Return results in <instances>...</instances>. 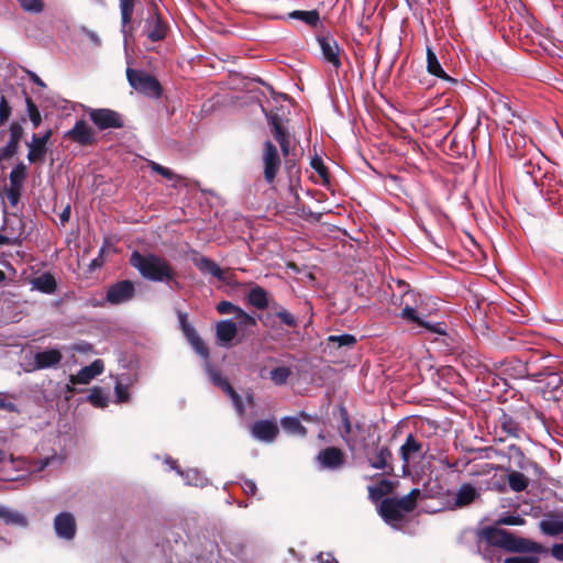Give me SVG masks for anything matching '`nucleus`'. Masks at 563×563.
<instances>
[{"label": "nucleus", "mask_w": 563, "mask_h": 563, "mask_svg": "<svg viewBox=\"0 0 563 563\" xmlns=\"http://www.w3.org/2000/svg\"><path fill=\"white\" fill-rule=\"evenodd\" d=\"M278 433V427L273 421H257L252 427V435L261 441L272 442Z\"/></svg>", "instance_id": "aec40b11"}, {"label": "nucleus", "mask_w": 563, "mask_h": 563, "mask_svg": "<svg viewBox=\"0 0 563 563\" xmlns=\"http://www.w3.org/2000/svg\"><path fill=\"white\" fill-rule=\"evenodd\" d=\"M427 70L429 74L441 79L451 81L452 78L443 70L437 54L430 46H427Z\"/></svg>", "instance_id": "5701e85b"}, {"label": "nucleus", "mask_w": 563, "mask_h": 563, "mask_svg": "<svg viewBox=\"0 0 563 563\" xmlns=\"http://www.w3.org/2000/svg\"><path fill=\"white\" fill-rule=\"evenodd\" d=\"M242 487L243 490L250 495H254L256 492V484L251 479L244 481Z\"/></svg>", "instance_id": "680f3d73"}, {"label": "nucleus", "mask_w": 563, "mask_h": 563, "mask_svg": "<svg viewBox=\"0 0 563 563\" xmlns=\"http://www.w3.org/2000/svg\"><path fill=\"white\" fill-rule=\"evenodd\" d=\"M114 393L117 397V402H125L129 400V391L126 386L117 383L114 387Z\"/></svg>", "instance_id": "603ef678"}, {"label": "nucleus", "mask_w": 563, "mask_h": 563, "mask_svg": "<svg viewBox=\"0 0 563 563\" xmlns=\"http://www.w3.org/2000/svg\"><path fill=\"white\" fill-rule=\"evenodd\" d=\"M234 318L238 320L236 325L240 328H247L256 324V319L241 308Z\"/></svg>", "instance_id": "37998d69"}, {"label": "nucleus", "mask_w": 563, "mask_h": 563, "mask_svg": "<svg viewBox=\"0 0 563 563\" xmlns=\"http://www.w3.org/2000/svg\"><path fill=\"white\" fill-rule=\"evenodd\" d=\"M136 0H119L121 12V32L123 35H132L135 31V20L133 19Z\"/></svg>", "instance_id": "2eb2a0df"}, {"label": "nucleus", "mask_w": 563, "mask_h": 563, "mask_svg": "<svg viewBox=\"0 0 563 563\" xmlns=\"http://www.w3.org/2000/svg\"><path fill=\"white\" fill-rule=\"evenodd\" d=\"M563 384V378L558 374H550L547 377V385L551 387L553 390H556L560 388Z\"/></svg>", "instance_id": "6e6d98bb"}, {"label": "nucleus", "mask_w": 563, "mask_h": 563, "mask_svg": "<svg viewBox=\"0 0 563 563\" xmlns=\"http://www.w3.org/2000/svg\"><path fill=\"white\" fill-rule=\"evenodd\" d=\"M504 563H539V561L532 555H516L504 559Z\"/></svg>", "instance_id": "09e8293b"}, {"label": "nucleus", "mask_w": 563, "mask_h": 563, "mask_svg": "<svg viewBox=\"0 0 563 563\" xmlns=\"http://www.w3.org/2000/svg\"><path fill=\"white\" fill-rule=\"evenodd\" d=\"M379 515L391 527H397L402 521L405 514L397 506L396 498H386L379 505Z\"/></svg>", "instance_id": "ddd939ff"}, {"label": "nucleus", "mask_w": 563, "mask_h": 563, "mask_svg": "<svg viewBox=\"0 0 563 563\" xmlns=\"http://www.w3.org/2000/svg\"><path fill=\"white\" fill-rule=\"evenodd\" d=\"M24 179V167H16L10 173V186L22 187Z\"/></svg>", "instance_id": "49530a36"}, {"label": "nucleus", "mask_w": 563, "mask_h": 563, "mask_svg": "<svg viewBox=\"0 0 563 563\" xmlns=\"http://www.w3.org/2000/svg\"><path fill=\"white\" fill-rule=\"evenodd\" d=\"M483 534L489 543L509 551L529 553H539L541 551V547L538 543L527 539L516 538L503 529L487 528L484 530Z\"/></svg>", "instance_id": "f03ea898"}, {"label": "nucleus", "mask_w": 563, "mask_h": 563, "mask_svg": "<svg viewBox=\"0 0 563 563\" xmlns=\"http://www.w3.org/2000/svg\"><path fill=\"white\" fill-rule=\"evenodd\" d=\"M323 59L334 68L341 66V48L334 37H316Z\"/></svg>", "instance_id": "1a4fd4ad"}, {"label": "nucleus", "mask_w": 563, "mask_h": 563, "mask_svg": "<svg viewBox=\"0 0 563 563\" xmlns=\"http://www.w3.org/2000/svg\"><path fill=\"white\" fill-rule=\"evenodd\" d=\"M283 429L289 434L305 435L306 429L296 417H285L282 419Z\"/></svg>", "instance_id": "72a5a7b5"}, {"label": "nucleus", "mask_w": 563, "mask_h": 563, "mask_svg": "<svg viewBox=\"0 0 563 563\" xmlns=\"http://www.w3.org/2000/svg\"><path fill=\"white\" fill-rule=\"evenodd\" d=\"M273 128H274V136L278 143L287 140L284 129H283L282 124L278 122V120L273 119Z\"/></svg>", "instance_id": "4d7b16f0"}, {"label": "nucleus", "mask_w": 563, "mask_h": 563, "mask_svg": "<svg viewBox=\"0 0 563 563\" xmlns=\"http://www.w3.org/2000/svg\"><path fill=\"white\" fill-rule=\"evenodd\" d=\"M206 369H207V373L209 375L210 380L214 385L221 387L229 395V397L232 399V401H233V404L235 406V409L239 412V415H243L244 408L242 406L241 398L234 391V389L230 386V384L225 379H223L221 377V375L217 371H214L211 367V365L209 364L208 361H207V364H206Z\"/></svg>", "instance_id": "9b49d317"}, {"label": "nucleus", "mask_w": 563, "mask_h": 563, "mask_svg": "<svg viewBox=\"0 0 563 563\" xmlns=\"http://www.w3.org/2000/svg\"><path fill=\"white\" fill-rule=\"evenodd\" d=\"M477 497L478 492L474 486H472L471 484H463L456 492L455 506H466L474 501Z\"/></svg>", "instance_id": "393cba45"}, {"label": "nucleus", "mask_w": 563, "mask_h": 563, "mask_svg": "<svg viewBox=\"0 0 563 563\" xmlns=\"http://www.w3.org/2000/svg\"><path fill=\"white\" fill-rule=\"evenodd\" d=\"M249 302L257 309H264L268 306L267 292L260 286H254L247 296Z\"/></svg>", "instance_id": "c85d7f7f"}, {"label": "nucleus", "mask_w": 563, "mask_h": 563, "mask_svg": "<svg viewBox=\"0 0 563 563\" xmlns=\"http://www.w3.org/2000/svg\"><path fill=\"white\" fill-rule=\"evenodd\" d=\"M26 109L33 126L37 128L42 122V117L37 107L30 98H26Z\"/></svg>", "instance_id": "a19ab883"}, {"label": "nucleus", "mask_w": 563, "mask_h": 563, "mask_svg": "<svg viewBox=\"0 0 563 563\" xmlns=\"http://www.w3.org/2000/svg\"><path fill=\"white\" fill-rule=\"evenodd\" d=\"M34 358V368L44 369L49 367L57 366L62 358L63 354L58 349H48L44 351L36 352L33 356Z\"/></svg>", "instance_id": "dca6fc26"}, {"label": "nucleus", "mask_w": 563, "mask_h": 563, "mask_svg": "<svg viewBox=\"0 0 563 563\" xmlns=\"http://www.w3.org/2000/svg\"><path fill=\"white\" fill-rule=\"evenodd\" d=\"M21 136V128L13 124L10 128V139L8 141V144L0 150V156L1 157H9L13 155L18 148L19 140Z\"/></svg>", "instance_id": "bb28decb"}, {"label": "nucleus", "mask_w": 563, "mask_h": 563, "mask_svg": "<svg viewBox=\"0 0 563 563\" xmlns=\"http://www.w3.org/2000/svg\"><path fill=\"white\" fill-rule=\"evenodd\" d=\"M54 530L58 538L70 541L75 538L77 525L73 514L63 511L54 519Z\"/></svg>", "instance_id": "6e6552de"}, {"label": "nucleus", "mask_w": 563, "mask_h": 563, "mask_svg": "<svg viewBox=\"0 0 563 563\" xmlns=\"http://www.w3.org/2000/svg\"><path fill=\"white\" fill-rule=\"evenodd\" d=\"M89 117L100 130L123 126L121 115L111 109H92L89 112Z\"/></svg>", "instance_id": "39448f33"}, {"label": "nucleus", "mask_w": 563, "mask_h": 563, "mask_svg": "<svg viewBox=\"0 0 563 563\" xmlns=\"http://www.w3.org/2000/svg\"><path fill=\"white\" fill-rule=\"evenodd\" d=\"M51 136V131H47L42 137L33 136V142L42 144V147L45 148V145Z\"/></svg>", "instance_id": "69168bd1"}, {"label": "nucleus", "mask_w": 563, "mask_h": 563, "mask_svg": "<svg viewBox=\"0 0 563 563\" xmlns=\"http://www.w3.org/2000/svg\"><path fill=\"white\" fill-rule=\"evenodd\" d=\"M20 191H21V188L14 187V186H10V188L7 189L5 195L12 206H15L18 203L19 197H20Z\"/></svg>", "instance_id": "5fc2aeb1"}, {"label": "nucleus", "mask_w": 563, "mask_h": 563, "mask_svg": "<svg viewBox=\"0 0 563 563\" xmlns=\"http://www.w3.org/2000/svg\"><path fill=\"white\" fill-rule=\"evenodd\" d=\"M499 522L508 526H521L525 523V520L520 516H506Z\"/></svg>", "instance_id": "13d9d810"}, {"label": "nucleus", "mask_w": 563, "mask_h": 563, "mask_svg": "<svg viewBox=\"0 0 563 563\" xmlns=\"http://www.w3.org/2000/svg\"><path fill=\"white\" fill-rule=\"evenodd\" d=\"M541 531L547 536L563 533V512H549L539 522Z\"/></svg>", "instance_id": "6ab92c4d"}, {"label": "nucleus", "mask_w": 563, "mask_h": 563, "mask_svg": "<svg viewBox=\"0 0 563 563\" xmlns=\"http://www.w3.org/2000/svg\"><path fill=\"white\" fill-rule=\"evenodd\" d=\"M131 264L140 272V274L150 280L168 282L175 276L174 269L163 258L154 255H142L134 252L131 256Z\"/></svg>", "instance_id": "f257e3e1"}, {"label": "nucleus", "mask_w": 563, "mask_h": 563, "mask_svg": "<svg viewBox=\"0 0 563 563\" xmlns=\"http://www.w3.org/2000/svg\"><path fill=\"white\" fill-rule=\"evenodd\" d=\"M527 23H528V25L531 27V30H532L534 33H537V34H539V35H541V34H542V25H541V24H539L537 21H534L532 18H528V19H527Z\"/></svg>", "instance_id": "e2e57ef3"}, {"label": "nucleus", "mask_w": 563, "mask_h": 563, "mask_svg": "<svg viewBox=\"0 0 563 563\" xmlns=\"http://www.w3.org/2000/svg\"><path fill=\"white\" fill-rule=\"evenodd\" d=\"M318 462L323 468L338 470L344 464V456L336 448H327L318 454Z\"/></svg>", "instance_id": "a211bd4d"}, {"label": "nucleus", "mask_w": 563, "mask_h": 563, "mask_svg": "<svg viewBox=\"0 0 563 563\" xmlns=\"http://www.w3.org/2000/svg\"><path fill=\"white\" fill-rule=\"evenodd\" d=\"M146 24L148 25L147 35H166L169 29L168 24L156 13L146 20Z\"/></svg>", "instance_id": "7c9ffc66"}, {"label": "nucleus", "mask_w": 563, "mask_h": 563, "mask_svg": "<svg viewBox=\"0 0 563 563\" xmlns=\"http://www.w3.org/2000/svg\"><path fill=\"white\" fill-rule=\"evenodd\" d=\"M103 369V361L95 360L90 365L82 367L76 375H71L69 377V383L71 385L89 384L93 378L102 374Z\"/></svg>", "instance_id": "f8f14e48"}, {"label": "nucleus", "mask_w": 563, "mask_h": 563, "mask_svg": "<svg viewBox=\"0 0 563 563\" xmlns=\"http://www.w3.org/2000/svg\"><path fill=\"white\" fill-rule=\"evenodd\" d=\"M393 488V483L387 479H383L378 486L369 487V496L374 499L380 498L383 495L388 494Z\"/></svg>", "instance_id": "58836bf2"}, {"label": "nucleus", "mask_w": 563, "mask_h": 563, "mask_svg": "<svg viewBox=\"0 0 563 563\" xmlns=\"http://www.w3.org/2000/svg\"><path fill=\"white\" fill-rule=\"evenodd\" d=\"M320 563H336L334 556L331 553H320L318 555Z\"/></svg>", "instance_id": "0e129e2a"}, {"label": "nucleus", "mask_w": 563, "mask_h": 563, "mask_svg": "<svg viewBox=\"0 0 563 563\" xmlns=\"http://www.w3.org/2000/svg\"><path fill=\"white\" fill-rule=\"evenodd\" d=\"M196 266L203 273H208L214 277H217L218 279L220 280H223L225 277H224V272L219 267L218 264H216L213 261L207 258V257H201L199 260L196 261Z\"/></svg>", "instance_id": "c756f323"}, {"label": "nucleus", "mask_w": 563, "mask_h": 563, "mask_svg": "<svg viewBox=\"0 0 563 563\" xmlns=\"http://www.w3.org/2000/svg\"><path fill=\"white\" fill-rule=\"evenodd\" d=\"M420 496L418 488L412 489L409 494L401 498H396L397 506L402 510L404 514L411 511L417 503V498Z\"/></svg>", "instance_id": "2f4dec72"}, {"label": "nucleus", "mask_w": 563, "mask_h": 563, "mask_svg": "<svg viewBox=\"0 0 563 563\" xmlns=\"http://www.w3.org/2000/svg\"><path fill=\"white\" fill-rule=\"evenodd\" d=\"M217 310L221 314L233 313L235 317L238 311L240 310V307L233 305L230 301H221L218 303Z\"/></svg>", "instance_id": "de8ad7c7"}, {"label": "nucleus", "mask_w": 563, "mask_h": 563, "mask_svg": "<svg viewBox=\"0 0 563 563\" xmlns=\"http://www.w3.org/2000/svg\"><path fill=\"white\" fill-rule=\"evenodd\" d=\"M508 484L514 492H522L528 487L529 479L522 473L512 471L508 474Z\"/></svg>", "instance_id": "473e14b6"}, {"label": "nucleus", "mask_w": 563, "mask_h": 563, "mask_svg": "<svg viewBox=\"0 0 563 563\" xmlns=\"http://www.w3.org/2000/svg\"><path fill=\"white\" fill-rule=\"evenodd\" d=\"M177 473L184 477L187 485L203 487L208 484L207 477L196 468H190L186 472L177 470Z\"/></svg>", "instance_id": "cd10ccee"}, {"label": "nucleus", "mask_w": 563, "mask_h": 563, "mask_svg": "<svg viewBox=\"0 0 563 563\" xmlns=\"http://www.w3.org/2000/svg\"><path fill=\"white\" fill-rule=\"evenodd\" d=\"M238 333V325L232 320H221L216 324V335L220 345L229 346Z\"/></svg>", "instance_id": "412c9836"}, {"label": "nucleus", "mask_w": 563, "mask_h": 563, "mask_svg": "<svg viewBox=\"0 0 563 563\" xmlns=\"http://www.w3.org/2000/svg\"><path fill=\"white\" fill-rule=\"evenodd\" d=\"M126 77L130 85L137 91L152 97L158 98L161 96V85L159 82L152 77L151 75L141 71L133 70L131 68L126 69Z\"/></svg>", "instance_id": "20e7f679"}, {"label": "nucleus", "mask_w": 563, "mask_h": 563, "mask_svg": "<svg viewBox=\"0 0 563 563\" xmlns=\"http://www.w3.org/2000/svg\"><path fill=\"white\" fill-rule=\"evenodd\" d=\"M551 554L559 561H563V543L554 544Z\"/></svg>", "instance_id": "bf43d9fd"}, {"label": "nucleus", "mask_w": 563, "mask_h": 563, "mask_svg": "<svg viewBox=\"0 0 563 563\" xmlns=\"http://www.w3.org/2000/svg\"><path fill=\"white\" fill-rule=\"evenodd\" d=\"M277 317L289 327H295L297 324L296 318L285 309L277 311Z\"/></svg>", "instance_id": "864d4df0"}, {"label": "nucleus", "mask_w": 563, "mask_h": 563, "mask_svg": "<svg viewBox=\"0 0 563 563\" xmlns=\"http://www.w3.org/2000/svg\"><path fill=\"white\" fill-rule=\"evenodd\" d=\"M264 177L267 183H273L280 166V159L276 146L266 141L263 153Z\"/></svg>", "instance_id": "0eeeda50"}, {"label": "nucleus", "mask_w": 563, "mask_h": 563, "mask_svg": "<svg viewBox=\"0 0 563 563\" xmlns=\"http://www.w3.org/2000/svg\"><path fill=\"white\" fill-rule=\"evenodd\" d=\"M289 375H290L289 368L284 367V366L277 367V368H274L271 371V379L277 385H282V384L286 383Z\"/></svg>", "instance_id": "79ce46f5"}, {"label": "nucleus", "mask_w": 563, "mask_h": 563, "mask_svg": "<svg viewBox=\"0 0 563 563\" xmlns=\"http://www.w3.org/2000/svg\"><path fill=\"white\" fill-rule=\"evenodd\" d=\"M285 20H295L314 31L323 27V20L317 10H294L287 14Z\"/></svg>", "instance_id": "4468645a"}, {"label": "nucleus", "mask_w": 563, "mask_h": 563, "mask_svg": "<svg viewBox=\"0 0 563 563\" xmlns=\"http://www.w3.org/2000/svg\"><path fill=\"white\" fill-rule=\"evenodd\" d=\"M421 300H422L421 295L411 292V291L406 292L404 295L405 307L402 308V310L400 312V317L404 320L412 321V322H416V323L424 327L430 332L440 333V334L444 333L445 331L441 323L431 324V323L424 322L420 318V316L417 311V308L413 307L411 303H415L417 306L418 301H421Z\"/></svg>", "instance_id": "7ed1b4c3"}, {"label": "nucleus", "mask_w": 563, "mask_h": 563, "mask_svg": "<svg viewBox=\"0 0 563 563\" xmlns=\"http://www.w3.org/2000/svg\"><path fill=\"white\" fill-rule=\"evenodd\" d=\"M70 217V206H67L59 216L62 224L66 223Z\"/></svg>", "instance_id": "774afa93"}, {"label": "nucleus", "mask_w": 563, "mask_h": 563, "mask_svg": "<svg viewBox=\"0 0 563 563\" xmlns=\"http://www.w3.org/2000/svg\"><path fill=\"white\" fill-rule=\"evenodd\" d=\"M311 165L322 178H325L327 169L320 159H313Z\"/></svg>", "instance_id": "052dcab7"}, {"label": "nucleus", "mask_w": 563, "mask_h": 563, "mask_svg": "<svg viewBox=\"0 0 563 563\" xmlns=\"http://www.w3.org/2000/svg\"><path fill=\"white\" fill-rule=\"evenodd\" d=\"M11 115V107L3 96L0 97V125Z\"/></svg>", "instance_id": "8fccbe9b"}, {"label": "nucleus", "mask_w": 563, "mask_h": 563, "mask_svg": "<svg viewBox=\"0 0 563 563\" xmlns=\"http://www.w3.org/2000/svg\"><path fill=\"white\" fill-rule=\"evenodd\" d=\"M330 342H334L338 346H353L356 342V339L351 334H341V335H330Z\"/></svg>", "instance_id": "c03bdc74"}, {"label": "nucleus", "mask_w": 563, "mask_h": 563, "mask_svg": "<svg viewBox=\"0 0 563 563\" xmlns=\"http://www.w3.org/2000/svg\"><path fill=\"white\" fill-rule=\"evenodd\" d=\"M150 167L153 172L162 175L163 177H165L169 180H174L175 181L174 186H176L177 183H179L181 180L180 176L176 175L172 169L164 167V166L159 165L158 163L151 162Z\"/></svg>", "instance_id": "4c0bfd02"}, {"label": "nucleus", "mask_w": 563, "mask_h": 563, "mask_svg": "<svg viewBox=\"0 0 563 563\" xmlns=\"http://www.w3.org/2000/svg\"><path fill=\"white\" fill-rule=\"evenodd\" d=\"M65 136L80 145H89L95 140V132L85 121H78Z\"/></svg>", "instance_id": "f3484780"}, {"label": "nucleus", "mask_w": 563, "mask_h": 563, "mask_svg": "<svg viewBox=\"0 0 563 563\" xmlns=\"http://www.w3.org/2000/svg\"><path fill=\"white\" fill-rule=\"evenodd\" d=\"M89 402L95 407L104 408L109 402L108 395L100 387H93L88 396Z\"/></svg>", "instance_id": "f704fd0d"}, {"label": "nucleus", "mask_w": 563, "mask_h": 563, "mask_svg": "<svg viewBox=\"0 0 563 563\" xmlns=\"http://www.w3.org/2000/svg\"><path fill=\"white\" fill-rule=\"evenodd\" d=\"M27 158L30 162L41 161L45 154V148L42 147V144L33 142L30 146Z\"/></svg>", "instance_id": "a18cd8bd"}, {"label": "nucleus", "mask_w": 563, "mask_h": 563, "mask_svg": "<svg viewBox=\"0 0 563 563\" xmlns=\"http://www.w3.org/2000/svg\"><path fill=\"white\" fill-rule=\"evenodd\" d=\"M180 329H181L184 335L189 341L192 349L197 352V354H199L203 358H208L209 351H208L207 346L205 345L203 341L201 340V338L196 332L195 328L190 323H188V324H185Z\"/></svg>", "instance_id": "4be33fe9"}, {"label": "nucleus", "mask_w": 563, "mask_h": 563, "mask_svg": "<svg viewBox=\"0 0 563 563\" xmlns=\"http://www.w3.org/2000/svg\"><path fill=\"white\" fill-rule=\"evenodd\" d=\"M135 288L132 282L121 280L111 285L107 291V301L111 305L128 302L134 297Z\"/></svg>", "instance_id": "423d86ee"}, {"label": "nucleus", "mask_w": 563, "mask_h": 563, "mask_svg": "<svg viewBox=\"0 0 563 563\" xmlns=\"http://www.w3.org/2000/svg\"><path fill=\"white\" fill-rule=\"evenodd\" d=\"M391 453L388 449L382 448L377 452L376 456L369 459L371 466L376 470H383L386 467L388 460L390 459Z\"/></svg>", "instance_id": "e433bc0d"}, {"label": "nucleus", "mask_w": 563, "mask_h": 563, "mask_svg": "<svg viewBox=\"0 0 563 563\" xmlns=\"http://www.w3.org/2000/svg\"><path fill=\"white\" fill-rule=\"evenodd\" d=\"M24 11L40 13L44 9L43 0H18Z\"/></svg>", "instance_id": "ea45409f"}, {"label": "nucleus", "mask_w": 563, "mask_h": 563, "mask_svg": "<svg viewBox=\"0 0 563 563\" xmlns=\"http://www.w3.org/2000/svg\"><path fill=\"white\" fill-rule=\"evenodd\" d=\"M0 519L10 526L25 527L27 525L26 518L21 512L4 505H0Z\"/></svg>", "instance_id": "b1692460"}, {"label": "nucleus", "mask_w": 563, "mask_h": 563, "mask_svg": "<svg viewBox=\"0 0 563 563\" xmlns=\"http://www.w3.org/2000/svg\"><path fill=\"white\" fill-rule=\"evenodd\" d=\"M0 409H5L8 411H15L16 407L13 402L7 401L4 399H0Z\"/></svg>", "instance_id": "338daca9"}, {"label": "nucleus", "mask_w": 563, "mask_h": 563, "mask_svg": "<svg viewBox=\"0 0 563 563\" xmlns=\"http://www.w3.org/2000/svg\"><path fill=\"white\" fill-rule=\"evenodd\" d=\"M507 455L510 461H514L515 465L519 468H525L528 461L525 457L521 449L516 444H510L507 446Z\"/></svg>", "instance_id": "c9c22d12"}, {"label": "nucleus", "mask_w": 563, "mask_h": 563, "mask_svg": "<svg viewBox=\"0 0 563 563\" xmlns=\"http://www.w3.org/2000/svg\"><path fill=\"white\" fill-rule=\"evenodd\" d=\"M32 287L44 294H53L56 289V280L51 274H42L32 280Z\"/></svg>", "instance_id": "a878e982"}, {"label": "nucleus", "mask_w": 563, "mask_h": 563, "mask_svg": "<svg viewBox=\"0 0 563 563\" xmlns=\"http://www.w3.org/2000/svg\"><path fill=\"white\" fill-rule=\"evenodd\" d=\"M501 428L505 430L509 435L518 437L519 434V428L518 426L509 418L505 417L501 421Z\"/></svg>", "instance_id": "3c124183"}, {"label": "nucleus", "mask_w": 563, "mask_h": 563, "mask_svg": "<svg viewBox=\"0 0 563 563\" xmlns=\"http://www.w3.org/2000/svg\"><path fill=\"white\" fill-rule=\"evenodd\" d=\"M400 455L404 468L411 463L418 462L423 455L421 443L411 434L408 435L405 443L400 446Z\"/></svg>", "instance_id": "9d476101"}]
</instances>
